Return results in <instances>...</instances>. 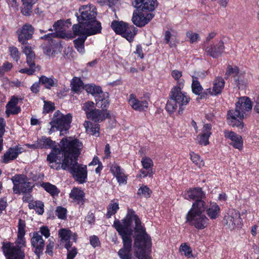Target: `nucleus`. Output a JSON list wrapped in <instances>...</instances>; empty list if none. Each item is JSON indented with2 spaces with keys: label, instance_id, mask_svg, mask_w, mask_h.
Segmentation results:
<instances>
[{
  "label": "nucleus",
  "instance_id": "obj_27",
  "mask_svg": "<svg viewBox=\"0 0 259 259\" xmlns=\"http://www.w3.org/2000/svg\"><path fill=\"white\" fill-rule=\"evenodd\" d=\"M248 80L245 75L241 72H239L236 75L234 76V84L238 89H244L247 84Z\"/></svg>",
  "mask_w": 259,
  "mask_h": 259
},
{
  "label": "nucleus",
  "instance_id": "obj_4",
  "mask_svg": "<svg viewBox=\"0 0 259 259\" xmlns=\"http://www.w3.org/2000/svg\"><path fill=\"white\" fill-rule=\"evenodd\" d=\"M252 107V102L246 97L239 98L236 103L235 109L230 110L228 113V121L232 126H241L242 128L243 119L251 111Z\"/></svg>",
  "mask_w": 259,
  "mask_h": 259
},
{
  "label": "nucleus",
  "instance_id": "obj_56",
  "mask_svg": "<svg viewBox=\"0 0 259 259\" xmlns=\"http://www.w3.org/2000/svg\"><path fill=\"white\" fill-rule=\"evenodd\" d=\"M9 51L11 57L17 61L19 60L20 56V53L17 48L14 47H10Z\"/></svg>",
  "mask_w": 259,
  "mask_h": 259
},
{
  "label": "nucleus",
  "instance_id": "obj_1",
  "mask_svg": "<svg viewBox=\"0 0 259 259\" xmlns=\"http://www.w3.org/2000/svg\"><path fill=\"white\" fill-rule=\"evenodd\" d=\"M60 146V149L53 148L48 155L50 167L57 170L62 168L67 170L77 181L84 183L87 178V166L77 162V158L82 148V143L77 139L69 137L63 138Z\"/></svg>",
  "mask_w": 259,
  "mask_h": 259
},
{
  "label": "nucleus",
  "instance_id": "obj_17",
  "mask_svg": "<svg viewBox=\"0 0 259 259\" xmlns=\"http://www.w3.org/2000/svg\"><path fill=\"white\" fill-rule=\"evenodd\" d=\"M183 197L189 200H193L196 199L202 200L205 197V194L202 192L201 188H197L193 189H189L186 190L182 193Z\"/></svg>",
  "mask_w": 259,
  "mask_h": 259
},
{
  "label": "nucleus",
  "instance_id": "obj_50",
  "mask_svg": "<svg viewBox=\"0 0 259 259\" xmlns=\"http://www.w3.org/2000/svg\"><path fill=\"white\" fill-rule=\"evenodd\" d=\"M67 210L66 208L58 206L56 210V215L60 219H65L66 218Z\"/></svg>",
  "mask_w": 259,
  "mask_h": 259
},
{
  "label": "nucleus",
  "instance_id": "obj_59",
  "mask_svg": "<svg viewBox=\"0 0 259 259\" xmlns=\"http://www.w3.org/2000/svg\"><path fill=\"white\" fill-rule=\"evenodd\" d=\"M29 66V68H23L19 70V72L22 73H26L28 75H32L35 71H36L35 69L34 68L35 67V63L33 62V64L30 66Z\"/></svg>",
  "mask_w": 259,
  "mask_h": 259
},
{
  "label": "nucleus",
  "instance_id": "obj_63",
  "mask_svg": "<svg viewBox=\"0 0 259 259\" xmlns=\"http://www.w3.org/2000/svg\"><path fill=\"white\" fill-rule=\"evenodd\" d=\"M8 205L7 200L5 197L0 199V213L4 210Z\"/></svg>",
  "mask_w": 259,
  "mask_h": 259
},
{
  "label": "nucleus",
  "instance_id": "obj_49",
  "mask_svg": "<svg viewBox=\"0 0 259 259\" xmlns=\"http://www.w3.org/2000/svg\"><path fill=\"white\" fill-rule=\"evenodd\" d=\"M151 191L146 186H143L140 187L138 190V195L140 197H150Z\"/></svg>",
  "mask_w": 259,
  "mask_h": 259
},
{
  "label": "nucleus",
  "instance_id": "obj_53",
  "mask_svg": "<svg viewBox=\"0 0 259 259\" xmlns=\"http://www.w3.org/2000/svg\"><path fill=\"white\" fill-rule=\"evenodd\" d=\"M12 68V64L9 62L5 63L0 67V77L2 76L5 72L10 71Z\"/></svg>",
  "mask_w": 259,
  "mask_h": 259
},
{
  "label": "nucleus",
  "instance_id": "obj_15",
  "mask_svg": "<svg viewBox=\"0 0 259 259\" xmlns=\"http://www.w3.org/2000/svg\"><path fill=\"white\" fill-rule=\"evenodd\" d=\"M33 32L34 28L31 25L28 24L24 25L16 31L18 41L22 44H26L27 40L31 38Z\"/></svg>",
  "mask_w": 259,
  "mask_h": 259
},
{
  "label": "nucleus",
  "instance_id": "obj_31",
  "mask_svg": "<svg viewBox=\"0 0 259 259\" xmlns=\"http://www.w3.org/2000/svg\"><path fill=\"white\" fill-rule=\"evenodd\" d=\"M207 214L211 219L217 218L220 212V207L215 203H210L206 209Z\"/></svg>",
  "mask_w": 259,
  "mask_h": 259
},
{
  "label": "nucleus",
  "instance_id": "obj_42",
  "mask_svg": "<svg viewBox=\"0 0 259 259\" xmlns=\"http://www.w3.org/2000/svg\"><path fill=\"white\" fill-rule=\"evenodd\" d=\"M118 209V203L114 200H112L109 203L107 208V212L106 214L107 218H111L112 215L115 214L116 213Z\"/></svg>",
  "mask_w": 259,
  "mask_h": 259
},
{
  "label": "nucleus",
  "instance_id": "obj_37",
  "mask_svg": "<svg viewBox=\"0 0 259 259\" xmlns=\"http://www.w3.org/2000/svg\"><path fill=\"white\" fill-rule=\"evenodd\" d=\"M71 90L76 93L81 92L85 87L81 80L78 77H74L71 82Z\"/></svg>",
  "mask_w": 259,
  "mask_h": 259
},
{
  "label": "nucleus",
  "instance_id": "obj_5",
  "mask_svg": "<svg viewBox=\"0 0 259 259\" xmlns=\"http://www.w3.org/2000/svg\"><path fill=\"white\" fill-rule=\"evenodd\" d=\"M205 209L206 204L203 200L195 201L188 212L187 221L198 229H204L207 226L209 221L207 217L202 213Z\"/></svg>",
  "mask_w": 259,
  "mask_h": 259
},
{
  "label": "nucleus",
  "instance_id": "obj_3",
  "mask_svg": "<svg viewBox=\"0 0 259 259\" xmlns=\"http://www.w3.org/2000/svg\"><path fill=\"white\" fill-rule=\"evenodd\" d=\"M77 15L78 24L77 26L90 31L99 33L101 29V23L96 20V9L92 5H83L79 9V15Z\"/></svg>",
  "mask_w": 259,
  "mask_h": 259
},
{
  "label": "nucleus",
  "instance_id": "obj_35",
  "mask_svg": "<svg viewBox=\"0 0 259 259\" xmlns=\"http://www.w3.org/2000/svg\"><path fill=\"white\" fill-rule=\"evenodd\" d=\"M127 24L123 21H113L111 23V27L116 34L121 35Z\"/></svg>",
  "mask_w": 259,
  "mask_h": 259
},
{
  "label": "nucleus",
  "instance_id": "obj_55",
  "mask_svg": "<svg viewBox=\"0 0 259 259\" xmlns=\"http://www.w3.org/2000/svg\"><path fill=\"white\" fill-rule=\"evenodd\" d=\"M25 224L24 221L22 220H19L18 224V235L20 236H24L25 234Z\"/></svg>",
  "mask_w": 259,
  "mask_h": 259
},
{
  "label": "nucleus",
  "instance_id": "obj_19",
  "mask_svg": "<svg viewBox=\"0 0 259 259\" xmlns=\"http://www.w3.org/2000/svg\"><path fill=\"white\" fill-rule=\"evenodd\" d=\"M20 100H21V98L15 96L11 97L6 106V113L7 116H9L10 114H17L20 112L21 108L17 106L18 102Z\"/></svg>",
  "mask_w": 259,
  "mask_h": 259
},
{
  "label": "nucleus",
  "instance_id": "obj_58",
  "mask_svg": "<svg viewBox=\"0 0 259 259\" xmlns=\"http://www.w3.org/2000/svg\"><path fill=\"white\" fill-rule=\"evenodd\" d=\"M55 109L54 104L51 102H44V112L47 113L52 111Z\"/></svg>",
  "mask_w": 259,
  "mask_h": 259
},
{
  "label": "nucleus",
  "instance_id": "obj_51",
  "mask_svg": "<svg viewBox=\"0 0 259 259\" xmlns=\"http://www.w3.org/2000/svg\"><path fill=\"white\" fill-rule=\"evenodd\" d=\"M17 237L18 239L16 242V244L14 245L13 243L12 244L16 248H18L20 250H22L21 248L25 246L26 242L24 238V236H20L19 235H17Z\"/></svg>",
  "mask_w": 259,
  "mask_h": 259
},
{
  "label": "nucleus",
  "instance_id": "obj_62",
  "mask_svg": "<svg viewBox=\"0 0 259 259\" xmlns=\"http://www.w3.org/2000/svg\"><path fill=\"white\" fill-rule=\"evenodd\" d=\"M115 177L120 185L126 183L127 177L123 172L118 174Z\"/></svg>",
  "mask_w": 259,
  "mask_h": 259
},
{
  "label": "nucleus",
  "instance_id": "obj_45",
  "mask_svg": "<svg viewBox=\"0 0 259 259\" xmlns=\"http://www.w3.org/2000/svg\"><path fill=\"white\" fill-rule=\"evenodd\" d=\"M190 155L191 160L197 167L200 168L204 166V162L199 155L193 152L190 153Z\"/></svg>",
  "mask_w": 259,
  "mask_h": 259
},
{
  "label": "nucleus",
  "instance_id": "obj_60",
  "mask_svg": "<svg viewBox=\"0 0 259 259\" xmlns=\"http://www.w3.org/2000/svg\"><path fill=\"white\" fill-rule=\"evenodd\" d=\"M110 170L115 176L123 172L120 166L116 163H114L111 166Z\"/></svg>",
  "mask_w": 259,
  "mask_h": 259
},
{
  "label": "nucleus",
  "instance_id": "obj_43",
  "mask_svg": "<svg viewBox=\"0 0 259 259\" xmlns=\"http://www.w3.org/2000/svg\"><path fill=\"white\" fill-rule=\"evenodd\" d=\"M171 75L177 81V88H183L185 81L181 78L182 76V72L177 70H175L171 72Z\"/></svg>",
  "mask_w": 259,
  "mask_h": 259
},
{
  "label": "nucleus",
  "instance_id": "obj_57",
  "mask_svg": "<svg viewBox=\"0 0 259 259\" xmlns=\"http://www.w3.org/2000/svg\"><path fill=\"white\" fill-rule=\"evenodd\" d=\"M240 71L237 67L232 68L231 66H229L227 67L226 75L227 76L232 75L234 78V76L236 75Z\"/></svg>",
  "mask_w": 259,
  "mask_h": 259
},
{
  "label": "nucleus",
  "instance_id": "obj_36",
  "mask_svg": "<svg viewBox=\"0 0 259 259\" xmlns=\"http://www.w3.org/2000/svg\"><path fill=\"white\" fill-rule=\"evenodd\" d=\"M37 0H22L23 3L22 13L25 16L29 15L32 11V6Z\"/></svg>",
  "mask_w": 259,
  "mask_h": 259
},
{
  "label": "nucleus",
  "instance_id": "obj_24",
  "mask_svg": "<svg viewBox=\"0 0 259 259\" xmlns=\"http://www.w3.org/2000/svg\"><path fill=\"white\" fill-rule=\"evenodd\" d=\"M109 116V112L107 110H99L95 108V110L87 117L95 122L103 121Z\"/></svg>",
  "mask_w": 259,
  "mask_h": 259
},
{
  "label": "nucleus",
  "instance_id": "obj_9",
  "mask_svg": "<svg viewBox=\"0 0 259 259\" xmlns=\"http://www.w3.org/2000/svg\"><path fill=\"white\" fill-rule=\"evenodd\" d=\"M72 29L74 34L78 36V38L74 40L75 47L79 53H83L84 52V43L87 37L97 33L84 29L83 27L76 25H73Z\"/></svg>",
  "mask_w": 259,
  "mask_h": 259
},
{
  "label": "nucleus",
  "instance_id": "obj_23",
  "mask_svg": "<svg viewBox=\"0 0 259 259\" xmlns=\"http://www.w3.org/2000/svg\"><path fill=\"white\" fill-rule=\"evenodd\" d=\"M211 128L210 124L207 123L204 125L202 134L197 137V140L200 145L205 146L209 143V137L211 134Z\"/></svg>",
  "mask_w": 259,
  "mask_h": 259
},
{
  "label": "nucleus",
  "instance_id": "obj_10",
  "mask_svg": "<svg viewBox=\"0 0 259 259\" xmlns=\"http://www.w3.org/2000/svg\"><path fill=\"white\" fill-rule=\"evenodd\" d=\"M14 184L13 191L15 194L28 193L33 187L32 183L28 181L24 175H16L12 178Z\"/></svg>",
  "mask_w": 259,
  "mask_h": 259
},
{
  "label": "nucleus",
  "instance_id": "obj_40",
  "mask_svg": "<svg viewBox=\"0 0 259 259\" xmlns=\"http://www.w3.org/2000/svg\"><path fill=\"white\" fill-rule=\"evenodd\" d=\"M41 187L51 196L58 195L60 192L57 187L50 183H43L41 184Z\"/></svg>",
  "mask_w": 259,
  "mask_h": 259
},
{
  "label": "nucleus",
  "instance_id": "obj_20",
  "mask_svg": "<svg viewBox=\"0 0 259 259\" xmlns=\"http://www.w3.org/2000/svg\"><path fill=\"white\" fill-rule=\"evenodd\" d=\"M156 0H135L133 5L140 10L151 12L155 7Z\"/></svg>",
  "mask_w": 259,
  "mask_h": 259
},
{
  "label": "nucleus",
  "instance_id": "obj_47",
  "mask_svg": "<svg viewBox=\"0 0 259 259\" xmlns=\"http://www.w3.org/2000/svg\"><path fill=\"white\" fill-rule=\"evenodd\" d=\"M82 108L85 111L86 116L88 117L94 110L95 109V104L93 101H88L83 104Z\"/></svg>",
  "mask_w": 259,
  "mask_h": 259
},
{
  "label": "nucleus",
  "instance_id": "obj_18",
  "mask_svg": "<svg viewBox=\"0 0 259 259\" xmlns=\"http://www.w3.org/2000/svg\"><path fill=\"white\" fill-rule=\"evenodd\" d=\"M225 137L230 140V144L235 148L241 150L243 147V140L242 137L232 131H226L224 132Z\"/></svg>",
  "mask_w": 259,
  "mask_h": 259
},
{
  "label": "nucleus",
  "instance_id": "obj_2",
  "mask_svg": "<svg viewBox=\"0 0 259 259\" xmlns=\"http://www.w3.org/2000/svg\"><path fill=\"white\" fill-rule=\"evenodd\" d=\"M142 225L141 220L135 212L128 209L126 217L121 221H114V227L121 236L123 247L118 252V255L121 259H132V235L134 231V238L136 236V228L139 225Z\"/></svg>",
  "mask_w": 259,
  "mask_h": 259
},
{
  "label": "nucleus",
  "instance_id": "obj_28",
  "mask_svg": "<svg viewBox=\"0 0 259 259\" xmlns=\"http://www.w3.org/2000/svg\"><path fill=\"white\" fill-rule=\"evenodd\" d=\"M19 153L17 148H9L3 155V162L8 163L10 161L14 160Z\"/></svg>",
  "mask_w": 259,
  "mask_h": 259
},
{
  "label": "nucleus",
  "instance_id": "obj_41",
  "mask_svg": "<svg viewBox=\"0 0 259 259\" xmlns=\"http://www.w3.org/2000/svg\"><path fill=\"white\" fill-rule=\"evenodd\" d=\"M28 207L30 209H34L39 214L44 213V204L40 201H31L29 202Z\"/></svg>",
  "mask_w": 259,
  "mask_h": 259
},
{
  "label": "nucleus",
  "instance_id": "obj_11",
  "mask_svg": "<svg viewBox=\"0 0 259 259\" xmlns=\"http://www.w3.org/2000/svg\"><path fill=\"white\" fill-rule=\"evenodd\" d=\"M154 17L151 12L138 9V13L134 12L132 21L138 27H143L147 24Z\"/></svg>",
  "mask_w": 259,
  "mask_h": 259
},
{
  "label": "nucleus",
  "instance_id": "obj_33",
  "mask_svg": "<svg viewBox=\"0 0 259 259\" xmlns=\"http://www.w3.org/2000/svg\"><path fill=\"white\" fill-rule=\"evenodd\" d=\"M137 32V29L133 25L128 26L127 24L125 27V30L123 31L121 35L127 40L131 41L133 39Z\"/></svg>",
  "mask_w": 259,
  "mask_h": 259
},
{
  "label": "nucleus",
  "instance_id": "obj_32",
  "mask_svg": "<svg viewBox=\"0 0 259 259\" xmlns=\"http://www.w3.org/2000/svg\"><path fill=\"white\" fill-rule=\"evenodd\" d=\"M23 53L26 56V62L28 66H31L34 62L35 54L32 48L29 46L22 47Z\"/></svg>",
  "mask_w": 259,
  "mask_h": 259
},
{
  "label": "nucleus",
  "instance_id": "obj_21",
  "mask_svg": "<svg viewBox=\"0 0 259 259\" xmlns=\"http://www.w3.org/2000/svg\"><path fill=\"white\" fill-rule=\"evenodd\" d=\"M225 85V81L222 77H218L213 81L212 89H208L206 92L211 95H217L220 94Z\"/></svg>",
  "mask_w": 259,
  "mask_h": 259
},
{
  "label": "nucleus",
  "instance_id": "obj_6",
  "mask_svg": "<svg viewBox=\"0 0 259 259\" xmlns=\"http://www.w3.org/2000/svg\"><path fill=\"white\" fill-rule=\"evenodd\" d=\"M136 233L134 242L135 256L139 259H151L146 254V250L151 247V240L145 227L139 224L136 228Z\"/></svg>",
  "mask_w": 259,
  "mask_h": 259
},
{
  "label": "nucleus",
  "instance_id": "obj_34",
  "mask_svg": "<svg viewBox=\"0 0 259 259\" xmlns=\"http://www.w3.org/2000/svg\"><path fill=\"white\" fill-rule=\"evenodd\" d=\"M39 82L43 84L47 89H50L52 87L56 85L57 80L54 77H48L43 75L39 77Z\"/></svg>",
  "mask_w": 259,
  "mask_h": 259
},
{
  "label": "nucleus",
  "instance_id": "obj_39",
  "mask_svg": "<svg viewBox=\"0 0 259 259\" xmlns=\"http://www.w3.org/2000/svg\"><path fill=\"white\" fill-rule=\"evenodd\" d=\"M37 144L38 148H51L53 146V142L49 138L42 137L38 139L37 141Z\"/></svg>",
  "mask_w": 259,
  "mask_h": 259
},
{
  "label": "nucleus",
  "instance_id": "obj_13",
  "mask_svg": "<svg viewBox=\"0 0 259 259\" xmlns=\"http://www.w3.org/2000/svg\"><path fill=\"white\" fill-rule=\"evenodd\" d=\"M241 222L240 213L235 209L229 210L224 217L225 224L231 230L241 224Z\"/></svg>",
  "mask_w": 259,
  "mask_h": 259
},
{
  "label": "nucleus",
  "instance_id": "obj_25",
  "mask_svg": "<svg viewBox=\"0 0 259 259\" xmlns=\"http://www.w3.org/2000/svg\"><path fill=\"white\" fill-rule=\"evenodd\" d=\"M95 101L98 107L102 110H106L109 105V95L107 93H102L99 95L95 96Z\"/></svg>",
  "mask_w": 259,
  "mask_h": 259
},
{
  "label": "nucleus",
  "instance_id": "obj_54",
  "mask_svg": "<svg viewBox=\"0 0 259 259\" xmlns=\"http://www.w3.org/2000/svg\"><path fill=\"white\" fill-rule=\"evenodd\" d=\"M180 251L184 252L186 256L190 257L192 256L191 248L186 244H183L181 245Z\"/></svg>",
  "mask_w": 259,
  "mask_h": 259
},
{
  "label": "nucleus",
  "instance_id": "obj_22",
  "mask_svg": "<svg viewBox=\"0 0 259 259\" xmlns=\"http://www.w3.org/2000/svg\"><path fill=\"white\" fill-rule=\"evenodd\" d=\"M224 50V44L220 41L216 45L207 47L205 51L213 58H217L221 56Z\"/></svg>",
  "mask_w": 259,
  "mask_h": 259
},
{
  "label": "nucleus",
  "instance_id": "obj_14",
  "mask_svg": "<svg viewBox=\"0 0 259 259\" xmlns=\"http://www.w3.org/2000/svg\"><path fill=\"white\" fill-rule=\"evenodd\" d=\"M149 97H144L139 100L134 94L130 96L128 102L132 108L139 111L146 110L148 107Z\"/></svg>",
  "mask_w": 259,
  "mask_h": 259
},
{
  "label": "nucleus",
  "instance_id": "obj_61",
  "mask_svg": "<svg viewBox=\"0 0 259 259\" xmlns=\"http://www.w3.org/2000/svg\"><path fill=\"white\" fill-rule=\"evenodd\" d=\"M187 36L190 39V42L191 43L197 42L199 38L198 34L192 32H188L187 33Z\"/></svg>",
  "mask_w": 259,
  "mask_h": 259
},
{
  "label": "nucleus",
  "instance_id": "obj_38",
  "mask_svg": "<svg viewBox=\"0 0 259 259\" xmlns=\"http://www.w3.org/2000/svg\"><path fill=\"white\" fill-rule=\"evenodd\" d=\"M70 197L74 200L81 202L82 201L84 196L83 191L78 188H73L70 193Z\"/></svg>",
  "mask_w": 259,
  "mask_h": 259
},
{
  "label": "nucleus",
  "instance_id": "obj_7",
  "mask_svg": "<svg viewBox=\"0 0 259 259\" xmlns=\"http://www.w3.org/2000/svg\"><path fill=\"white\" fill-rule=\"evenodd\" d=\"M183 88L175 87L170 92V98L166 105V109L169 112L175 111L179 107V113L183 111L182 106L186 105L190 101L187 94L182 91Z\"/></svg>",
  "mask_w": 259,
  "mask_h": 259
},
{
  "label": "nucleus",
  "instance_id": "obj_52",
  "mask_svg": "<svg viewBox=\"0 0 259 259\" xmlns=\"http://www.w3.org/2000/svg\"><path fill=\"white\" fill-rule=\"evenodd\" d=\"M141 163L143 167L145 169H149L153 165V161L151 159L147 157L142 158Z\"/></svg>",
  "mask_w": 259,
  "mask_h": 259
},
{
  "label": "nucleus",
  "instance_id": "obj_30",
  "mask_svg": "<svg viewBox=\"0 0 259 259\" xmlns=\"http://www.w3.org/2000/svg\"><path fill=\"white\" fill-rule=\"evenodd\" d=\"M61 23L58 21L55 23L53 25V27L54 28L55 30L56 31L55 33H49L41 37V39H48L51 38L52 37H64L65 36V33L62 32L60 31V26L61 25Z\"/></svg>",
  "mask_w": 259,
  "mask_h": 259
},
{
  "label": "nucleus",
  "instance_id": "obj_48",
  "mask_svg": "<svg viewBox=\"0 0 259 259\" xmlns=\"http://www.w3.org/2000/svg\"><path fill=\"white\" fill-rule=\"evenodd\" d=\"M164 39L170 47H174L176 46V38L175 36L171 35L169 31L165 32Z\"/></svg>",
  "mask_w": 259,
  "mask_h": 259
},
{
  "label": "nucleus",
  "instance_id": "obj_64",
  "mask_svg": "<svg viewBox=\"0 0 259 259\" xmlns=\"http://www.w3.org/2000/svg\"><path fill=\"white\" fill-rule=\"evenodd\" d=\"M40 232L46 238H48L50 235V230L47 226H43L40 228Z\"/></svg>",
  "mask_w": 259,
  "mask_h": 259
},
{
  "label": "nucleus",
  "instance_id": "obj_46",
  "mask_svg": "<svg viewBox=\"0 0 259 259\" xmlns=\"http://www.w3.org/2000/svg\"><path fill=\"white\" fill-rule=\"evenodd\" d=\"M192 90L196 95H199L202 92V88L196 77L192 76Z\"/></svg>",
  "mask_w": 259,
  "mask_h": 259
},
{
  "label": "nucleus",
  "instance_id": "obj_26",
  "mask_svg": "<svg viewBox=\"0 0 259 259\" xmlns=\"http://www.w3.org/2000/svg\"><path fill=\"white\" fill-rule=\"evenodd\" d=\"M31 243L32 246L38 251L41 250L45 245L44 240L41 235L38 232H34L33 233L31 239Z\"/></svg>",
  "mask_w": 259,
  "mask_h": 259
},
{
  "label": "nucleus",
  "instance_id": "obj_29",
  "mask_svg": "<svg viewBox=\"0 0 259 259\" xmlns=\"http://www.w3.org/2000/svg\"><path fill=\"white\" fill-rule=\"evenodd\" d=\"M83 125L86 132L88 134L94 135L96 137L99 136L100 126L98 124H93L90 121H85Z\"/></svg>",
  "mask_w": 259,
  "mask_h": 259
},
{
  "label": "nucleus",
  "instance_id": "obj_44",
  "mask_svg": "<svg viewBox=\"0 0 259 259\" xmlns=\"http://www.w3.org/2000/svg\"><path fill=\"white\" fill-rule=\"evenodd\" d=\"M85 89L88 93L93 95L95 97L96 95H99L102 93L101 88L94 84L87 85Z\"/></svg>",
  "mask_w": 259,
  "mask_h": 259
},
{
  "label": "nucleus",
  "instance_id": "obj_16",
  "mask_svg": "<svg viewBox=\"0 0 259 259\" xmlns=\"http://www.w3.org/2000/svg\"><path fill=\"white\" fill-rule=\"evenodd\" d=\"M59 235L61 238V243L64 244L65 247L67 250L72 246L71 240L75 242L77 239L75 234L66 229H60L59 231Z\"/></svg>",
  "mask_w": 259,
  "mask_h": 259
},
{
  "label": "nucleus",
  "instance_id": "obj_8",
  "mask_svg": "<svg viewBox=\"0 0 259 259\" xmlns=\"http://www.w3.org/2000/svg\"><path fill=\"white\" fill-rule=\"evenodd\" d=\"M72 116L70 114L64 115L59 111H56L53 116L52 121L50 122L51 127L49 133L51 134L55 130L60 131V135L66 134L70 128Z\"/></svg>",
  "mask_w": 259,
  "mask_h": 259
},
{
  "label": "nucleus",
  "instance_id": "obj_12",
  "mask_svg": "<svg viewBox=\"0 0 259 259\" xmlns=\"http://www.w3.org/2000/svg\"><path fill=\"white\" fill-rule=\"evenodd\" d=\"M2 248L7 259H23L24 257V251L16 248L12 243L4 244Z\"/></svg>",
  "mask_w": 259,
  "mask_h": 259
}]
</instances>
